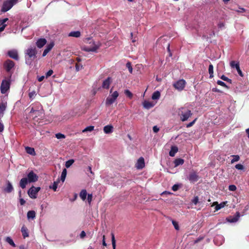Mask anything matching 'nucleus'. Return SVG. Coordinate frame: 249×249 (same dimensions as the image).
<instances>
[{"label":"nucleus","instance_id":"nucleus-1","mask_svg":"<svg viewBox=\"0 0 249 249\" xmlns=\"http://www.w3.org/2000/svg\"><path fill=\"white\" fill-rule=\"evenodd\" d=\"M37 51L35 47L30 46L25 52V63L30 65L32 62L36 58Z\"/></svg>","mask_w":249,"mask_h":249},{"label":"nucleus","instance_id":"nucleus-2","mask_svg":"<svg viewBox=\"0 0 249 249\" xmlns=\"http://www.w3.org/2000/svg\"><path fill=\"white\" fill-rule=\"evenodd\" d=\"M177 113L180 120L182 122L187 121L192 115L191 110L186 107L179 108Z\"/></svg>","mask_w":249,"mask_h":249},{"label":"nucleus","instance_id":"nucleus-3","mask_svg":"<svg viewBox=\"0 0 249 249\" xmlns=\"http://www.w3.org/2000/svg\"><path fill=\"white\" fill-rule=\"evenodd\" d=\"M18 0H7L3 2L1 8L2 12H6L10 10L18 2Z\"/></svg>","mask_w":249,"mask_h":249},{"label":"nucleus","instance_id":"nucleus-4","mask_svg":"<svg viewBox=\"0 0 249 249\" xmlns=\"http://www.w3.org/2000/svg\"><path fill=\"white\" fill-rule=\"evenodd\" d=\"M119 93L117 91H114L111 95H109L106 99V105L107 106L111 105L117 99Z\"/></svg>","mask_w":249,"mask_h":249},{"label":"nucleus","instance_id":"nucleus-5","mask_svg":"<svg viewBox=\"0 0 249 249\" xmlns=\"http://www.w3.org/2000/svg\"><path fill=\"white\" fill-rule=\"evenodd\" d=\"M10 86V80L4 79L2 81L0 85V91L2 94H5L9 89Z\"/></svg>","mask_w":249,"mask_h":249},{"label":"nucleus","instance_id":"nucleus-6","mask_svg":"<svg viewBox=\"0 0 249 249\" xmlns=\"http://www.w3.org/2000/svg\"><path fill=\"white\" fill-rule=\"evenodd\" d=\"M15 66V63L11 60L8 59L3 64V67L5 69L6 71L10 73L11 75L12 73L11 70L14 68Z\"/></svg>","mask_w":249,"mask_h":249},{"label":"nucleus","instance_id":"nucleus-7","mask_svg":"<svg viewBox=\"0 0 249 249\" xmlns=\"http://www.w3.org/2000/svg\"><path fill=\"white\" fill-rule=\"evenodd\" d=\"M40 190V188L39 187H35L34 186H32L28 191V194L29 196L31 198H36L37 194L39 191Z\"/></svg>","mask_w":249,"mask_h":249},{"label":"nucleus","instance_id":"nucleus-8","mask_svg":"<svg viewBox=\"0 0 249 249\" xmlns=\"http://www.w3.org/2000/svg\"><path fill=\"white\" fill-rule=\"evenodd\" d=\"M185 85V81L183 79H180L175 82L173 84V86L176 89L181 91L184 88Z\"/></svg>","mask_w":249,"mask_h":249},{"label":"nucleus","instance_id":"nucleus-9","mask_svg":"<svg viewBox=\"0 0 249 249\" xmlns=\"http://www.w3.org/2000/svg\"><path fill=\"white\" fill-rule=\"evenodd\" d=\"M29 182H35L38 179V176L33 171H30L26 178Z\"/></svg>","mask_w":249,"mask_h":249},{"label":"nucleus","instance_id":"nucleus-10","mask_svg":"<svg viewBox=\"0 0 249 249\" xmlns=\"http://www.w3.org/2000/svg\"><path fill=\"white\" fill-rule=\"evenodd\" d=\"M7 54L10 57L15 60H18L19 59L18 51L15 49L9 51L7 52Z\"/></svg>","mask_w":249,"mask_h":249},{"label":"nucleus","instance_id":"nucleus-11","mask_svg":"<svg viewBox=\"0 0 249 249\" xmlns=\"http://www.w3.org/2000/svg\"><path fill=\"white\" fill-rule=\"evenodd\" d=\"M188 180L192 183L196 182L198 179V176L197 174L195 172H191L187 177Z\"/></svg>","mask_w":249,"mask_h":249},{"label":"nucleus","instance_id":"nucleus-12","mask_svg":"<svg viewBox=\"0 0 249 249\" xmlns=\"http://www.w3.org/2000/svg\"><path fill=\"white\" fill-rule=\"evenodd\" d=\"M213 241L217 246H220L224 242V237L221 235H218L214 237Z\"/></svg>","mask_w":249,"mask_h":249},{"label":"nucleus","instance_id":"nucleus-13","mask_svg":"<svg viewBox=\"0 0 249 249\" xmlns=\"http://www.w3.org/2000/svg\"><path fill=\"white\" fill-rule=\"evenodd\" d=\"M145 166V162H144V160L143 158L140 157L137 160L135 167L138 169H142Z\"/></svg>","mask_w":249,"mask_h":249},{"label":"nucleus","instance_id":"nucleus-14","mask_svg":"<svg viewBox=\"0 0 249 249\" xmlns=\"http://www.w3.org/2000/svg\"><path fill=\"white\" fill-rule=\"evenodd\" d=\"M14 190V188L12 183L9 181H6V186L4 188L3 191L7 193H11Z\"/></svg>","mask_w":249,"mask_h":249},{"label":"nucleus","instance_id":"nucleus-15","mask_svg":"<svg viewBox=\"0 0 249 249\" xmlns=\"http://www.w3.org/2000/svg\"><path fill=\"white\" fill-rule=\"evenodd\" d=\"M240 216V213L239 212H237L234 216L227 218L226 220L230 223H235L238 220Z\"/></svg>","mask_w":249,"mask_h":249},{"label":"nucleus","instance_id":"nucleus-16","mask_svg":"<svg viewBox=\"0 0 249 249\" xmlns=\"http://www.w3.org/2000/svg\"><path fill=\"white\" fill-rule=\"evenodd\" d=\"M8 20V18H7L3 19H0V33L3 31L6 27L7 26V24L6 23V22Z\"/></svg>","mask_w":249,"mask_h":249},{"label":"nucleus","instance_id":"nucleus-17","mask_svg":"<svg viewBox=\"0 0 249 249\" xmlns=\"http://www.w3.org/2000/svg\"><path fill=\"white\" fill-rule=\"evenodd\" d=\"M47 43V40L45 38H39L36 42V46L40 49L42 48Z\"/></svg>","mask_w":249,"mask_h":249},{"label":"nucleus","instance_id":"nucleus-18","mask_svg":"<svg viewBox=\"0 0 249 249\" xmlns=\"http://www.w3.org/2000/svg\"><path fill=\"white\" fill-rule=\"evenodd\" d=\"M54 46V43L53 42L50 43L48 44L46 46L45 49L44 50L42 54V56H45L47 53L52 49Z\"/></svg>","mask_w":249,"mask_h":249},{"label":"nucleus","instance_id":"nucleus-19","mask_svg":"<svg viewBox=\"0 0 249 249\" xmlns=\"http://www.w3.org/2000/svg\"><path fill=\"white\" fill-rule=\"evenodd\" d=\"M99 45H94L93 47H84L83 50L86 52H95L97 51V50L99 48Z\"/></svg>","mask_w":249,"mask_h":249},{"label":"nucleus","instance_id":"nucleus-20","mask_svg":"<svg viewBox=\"0 0 249 249\" xmlns=\"http://www.w3.org/2000/svg\"><path fill=\"white\" fill-rule=\"evenodd\" d=\"M111 82V78L108 77L105 79L102 84V88L106 89H108L109 87V85Z\"/></svg>","mask_w":249,"mask_h":249},{"label":"nucleus","instance_id":"nucleus-21","mask_svg":"<svg viewBox=\"0 0 249 249\" xmlns=\"http://www.w3.org/2000/svg\"><path fill=\"white\" fill-rule=\"evenodd\" d=\"M143 107L144 108L149 109L155 106V104L151 102L144 101L142 103Z\"/></svg>","mask_w":249,"mask_h":249},{"label":"nucleus","instance_id":"nucleus-22","mask_svg":"<svg viewBox=\"0 0 249 249\" xmlns=\"http://www.w3.org/2000/svg\"><path fill=\"white\" fill-rule=\"evenodd\" d=\"M104 132L106 134H110L113 131V127L112 125H107L104 127Z\"/></svg>","mask_w":249,"mask_h":249},{"label":"nucleus","instance_id":"nucleus-23","mask_svg":"<svg viewBox=\"0 0 249 249\" xmlns=\"http://www.w3.org/2000/svg\"><path fill=\"white\" fill-rule=\"evenodd\" d=\"M28 182H29V181L28 180L27 178H23L20 180L19 186L21 188L24 189L26 187Z\"/></svg>","mask_w":249,"mask_h":249},{"label":"nucleus","instance_id":"nucleus-24","mask_svg":"<svg viewBox=\"0 0 249 249\" xmlns=\"http://www.w3.org/2000/svg\"><path fill=\"white\" fill-rule=\"evenodd\" d=\"M21 231L22 234V236L24 238H25L29 236L28 231L26 227L23 226L21 229Z\"/></svg>","mask_w":249,"mask_h":249},{"label":"nucleus","instance_id":"nucleus-25","mask_svg":"<svg viewBox=\"0 0 249 249\" xmlns=\"http://www.w3.org/2000/svg\"><path fill=\"white\" fill-rule=\"evenodd\" d=\"M28 219H34L36 217V212L34 211H29L27 214Z\"/></svg>","mask_w":249,"mask_h":249},{"label":"nucleus","instance_id":"nucleus-26","mask_svg":"<svg viewBox=\"0 0 249 249\" xmlns=\"http://www.w3.org/2000/svg\"><path fill=\"white\" fill-rule=\"evenodd\" d=\"M25 150L26 152L31 155L35 156L36 154L34 148L27 146L25 147Z\"/></svg>","mask_w":249,"mask_h":249},{"label":"nucleus","instance_id":"nucleus-27","mask_svg":"<svg viewBox=\"0 0 249 249\" xmlns=\"http://www.w3.org/2000/svg\"><path fill=\"white\" fill-rule=\"evenodd\" d=\"M178 151V148L176 146H173L171 147V150L169 152V155L171 157H174L176 153Z\"/></svg>","mask_w":249,"mask_h":249},{"label":"nucleus","instance_id":"nucleus-28","mask_svg":"<svg viewBox=\"0 0 249 249\" xmlns=\"http://www.w3.org/2000/svg\"><path fill=\"white\" fill-rule=\"evenodd\" d=\"M6 108V103H0V114H1V116H3V113Z\"/></svg>","mask_w":249,"mask_h":249},{"label":"nucleus","instance_id":"nucleus-29","mask_svg":"<svg viewBox=\"0 0 249 249\" xmlns=\"http://www.w3.org/2000/svg\"><path fill=\"white\" fill-rule=\"evenodd\" d=\"M184 160L178 158L177 159L174 161L175 167H176L180 165H182L184 163Z\"/></svg>","mask_w":249,"mask_h":249},{"label":"nucleus","instance_id":"nucleus-30","mask_svg":"<svg viewBox=\"0 0 249 249\" xmlns=\"http://www.w3.org/2000/svg\"><path fill=\"white\" fill-rule=\"evenodd\" d=\"M87 196V191L85 189L82 190L79 194V196H80V198L83 201H84L86 199Z\"/></svg>","mask_w":249,"mask_h":249},{"label":"nucleus","instance_id":"nucleus-31","mask_svg":"<svg viewBox=\"0 0 249 249\" xmlns=\"http://www.w3.org/2000/svg\"><path fill=\"white\" fill-rule=\"evenodd\" d=\"M80 35L81 33L78 31L71 32L69 34V36H72L75 37H78L80 36Z\"/></svg>","mask_w":249,"mask_h":249},{"label":"nucleus","instance_id":"nucleus-32","mask_svg":"<svg viewBox=\"0 0 249 249\" xmlns=\"http://www.w3.org/2000/svg\"><path fill=\"white\" fill-rule=\"evenodd\" d=\"M5 241L13 247H15L16 246L13 239L9 236H7L5 238Z\"/></svg>","mask_w":249,"mask_h":249},{"label":"nucleus","instance_id":"nucleus-33","mask_svg":"<svg viewBox=\"0 0 249 249\" xmlns=\"http://www.w3.org/2000/svg\"><path fill=\"white\" fill-rule=\"evenodd\" d=\"M215 203H217V202H215ZM227 203V201L226 202H223L220 203V204H217V205L215 207V210L216 211H218L221 208L224 207V206L226 205V204Z\"/></svg>","mask_w":249,"mask_h":249},{"label":"nucleus","instance_id":"nucleus-34","mask_svg":"<svg viewBox=\"0 0 249 249\" xmlns=\"http://www.w3.org/2000/svg\"><path fill=\"white\" fill-rule=\"evenodd\" d=\"M160 96V93L159 91H155L152 95V99L153 100H158Z\"/></svg>","mask_w":249,"mask_h":249},{"label":"nucleus","instance_id":"nucleus-35","mask_svg":"<svg viewBox=\"0 0 249 249\" xmlns=\"http://www.w3.org/2000/svg\"><path fill=\"white\" fill-rule=\"evenodd\" d=\"M60 182V179L58 178L56 181H54L52 186H50V188H52L54 191H56L57 188L58 184Z\"/></svg>","mask_w":249,"mask_h":249},{"label":"nucleus","instance_id":"nucleus-36","mask_svg":"<svg viewBox=\"0 0 249 249\" xmlns=\"http://www.w3.org/2000/svg\"><path fill=\"white\" fill-rule=\"evenodd\" d=\"M208 71L210 74V78H213V67L212 64L209 65Z\"/></svg>","mask_w":249,"mask_h":249},{"label":"nucleus","instance_id":"nucleus-37","mask_svg":"<svg viewBox=\"0 0 249 249\" xmlns=\"http://www.w3.org/2000/svg\"><path fill=\"white\" fill-rule=\"evenodd\" d=\"M94 126L90 125L86 127L83 130V132H86L88 131L91 132L94 129Z\"/></svg>","mask_w":249,"mask_h":249},{"label":"nucleus","instance_id":"nucleus-38","mask_svg":"<svg viewBox=\"0 0 249 249\" xmlns=\"http://www.w3.org/2000/svg\"><path fill=\"white\" fill-rule=\"evenodd\" d=\"M231 157H232V159L231 160V163L238 161L240 159L238 155H232Z\"/></svg>","mask_w":249,"mask_h":249},{"label":"nucleus","instance_id":"nucleus-39","mask_svg":"<svg viewBox=\"0 0 249 249\" xmlns=\"http://www.w3.org/2000/svg\"><path fill=\"white\" fill-rule=\"evenodd\" d=\"M73 160H67L65 163V166L66 168H69L74 162Z\"/></svg>","mask_w":249,"mask_h":249},{"label":"nucleus","instance_id":"nucleus-40","mask_svg":"<svg viewBox=\"0 0 249 249\" xmlns=\"http://www.w3.org/2000/svg\"><path fill=\"white\" fill-rule=\"evenodd\" d=\"M126 67L128 69V71L130 73H132L133 72V68L131 66V64L130 62H128L126 64Z\"/></svg>","mask_w":249,"mask_h":249},{"label":"nucleus","instance_id":"nucleus-41","mask_svg":"<svg viewBox=\"0 0 249 249\" xmlns=\"http://www.w3.org/2000/svg\"><path fill=\"white\" fill-rule=\"evenodd\" d=\"M111 241L112 244V247L113 249H115L116 248V242L115 239V236L113 233H111Z\"/></svg>","mask_w":249,"mask_h":249},{"label":"nucleus","instance_id":"nucleus-42","mask_svg":"<svg viewBox=\"0 0 249 249\" xmlns=\"http://www.w3.org/2000/svg\"><path fill=\"white\" fill-rule=\"evenodd\" d=\"M55 137L57 139H64L65 138V136L62 134V133H56L55 134Z\"/></svg>","mask_w":249,"mask_h":249},{"label":"nucleus","instance_id":"nucleus-43","mask_svg":"<svg viewBox=\"0 0 249 249\" xmlns=\"http://www.w3.org/2000/svg\"><path fill=\"white\" fill-rule=\"evenodd\" d=\"M220 78L225 81H227L229 82L230 83H231V80L229 79L228 77H226L224 75H222L220 77Z\"/></svg>","mask_w":249,"mask_h":249},{"label":"nucleus","instance_id":"nucleus-44","mask_svg":"<svg viewBox=\"0 0 249 249\" xmlns=\"http://www.w3.org/2000/svg\"><path fill=\"white\" fill-rule=\"evenodd\" d=\"M172 223L175 229L176 230H179V227L178 222L174 220H172Z\"/></svg>","mask_w":249,"mask_h":249},{"label":"nucleus","instance_id":"nucleus-45","mask_svg":"<svg viewBox=\"0 0 249 249\" xmlns=\"http://www.w3.org/2000/svg\"><path fill=\"white\" fill-rule=\"evenodd\" d=\"M125 94L130 98H132L133 95L132 93L128 89L124 90Z\"/></svg>","mask_w":249,"mask_h":249},{"label":"nucleus","instance_id":"nucleus-46","mask_svg":"<svg viewBox=\"0 0 249 249\" xmlns=\"http://www.w3.org/2000/svg\"><path fill=\"white\" fill-rule=\"evenodd\" d=\"M198 197L197 196H196L192 200V202L195 205H196L198 202Z\"/></svg>","mask_w":249,"mask_h":249},{"label":"nucleus","instance_id":"nucleus-47","mask_svg":"<svg viewBox=\"0 0 249 249\" xmlns=\"http://www.w3.org/2000/svg\"><path fill=\"white\" fill-rule=\"evenodd\" d=\"M217 84L220 86H221L222 87H226L227 88H228V87H227V86L226 85V84L222 81H220V80H218L217 81Z\"/></svg>","mask_w":249,"mask_h":249},{"label":"nucleus","instance_id":"nucleus-48","mask_svg":"<svg viewBox=\"0 0 249 249\" xmlns=\"http://www.w3.org/2000/svg\"><path fill=\"white\" fill-rule=\"evenodd\" d=\"M36 95V93L35 91H33L32 92H30L29 93V96L30 99H33L35 98V96Z\"/></svg>","mask_w":249,"mask_h":249},{"label":"nucleus","instance_id":"nucleus-49","mask_svg":"<svg viewBox=\"0 0 249 249\" xmlns=\"http://www.w3.org/2000/svg\"><path fill=\"white\" fill-rule=\"evenodd\" d=\"M179 184H174L173 186H172V190L173 191H177V190H178L179 189Z\"/></svg>","mask_w":249,"mask_h":249},{"label":"nucleus","instance_id":"nucleus-50","mask_svg":"<svg viewBox=\"0 0 249 249\" xmlns=\"http://www.w3.org/2000/svg\"><path fill=\"white\" fill-rule=\"evenodd\" d=\"M235 167L236 169L238 170H243L244 169V166L241 164H237L235 166Z\"/></svg>","mask_w":249,"mask_h":249},{"label":"nucleus","instance_id":"nucleus-51","mask_svg":"<svg viewBox=\"0 0 249 249\" xmlns=\"http://www.w3.org/2000/svg\"><path fill=\"white\" fill-rule=\"evenodd\" d=\"M229 190L231 191H234L236 190V187L234 185H230L229 186Z\"/></svg>","mask_w":249,"mask_h":249},{"label":"nucleus","instance_id":"nucleus-52","mask_svg":"<svg viewBox=\"0 0 249 249\" xmlns=\"http://www.w3.org/2000/svg\"><path fill=\"white\" fill-rule=\"evenodd\" d=\"M92 199V195L91 194L88 195L87 200L89 204L91 203Z\"/></svg>","mask_w":249,"mask_h":249},{"label":"nucleus","instance_id":"nucleus-53","mask_svg":"<svg viewBox=\"0 0 249 249\" xmlns=\"http://www.w3.org/2000/svg\"><path fill=\"white\" fill-rule=\"evenodd\" d=\"M196 118L195 120H194L192 122H190V123L187 124L186 125V127H191L192 126H193L194 125V124L195 123L196 120Z\"/></svg>","mask_w":249,"mask_h":249},{"label":"nucleus","instance_id":"nucleus-54","mask_svg":"<svg viewBox=\"0 0 249 249\" xmlns=\"http://www.w3.org/2000/svg\"><path fill=\"white\" fill-rule=\"evenodd\" d=\"M53 73V71L52 70H50L48 71H47L45 74V76L46 78L49 77Z\"/></svg>","mask_w":249,"mask_h":249},{"label":"nucleus","instance_id":"nucleus-55","mask_svg":"<svg viewBox=\"0 0 249 249\" xmlns=\"http://www.w3.org/2000/svg\"><path fill=\"white\" fill-rule=\"evenodd\" d=\"M239 63L238 62H236L235 61H231V62H230V66L232 68H235V66L236 64H238Z\"/></svg>","mask_w":249,"mask_h":249},{"label":"nucleus","instance_id":"nucleus-56","mask_svg":"<svg viewBox=\"0 0 249 249\" xmlns=\"http://www.w3.org/2000/svg\"><path fill=\"white\" fill-rule=\"evenodd\" d=\"M235 11L238 13H243L246 11V9L242 7H239V9L236 10Z\"/></svg>","mask_w":249,"mask_h":249},{"label":"nucleus","instance_id":"nucleus-57","mask_svg":"<svg viewBox=\"0 0 249 249\" xmlns=\"http://www.w3.org/2000/svg\"><path fill=\"white\" fill-rule=\"evenodd\" d=\"M66 176L62 174L61 175L60 179V180H61L62 183L65 181V180L66 179Z\"/></svg>","mask_w":249,"mask_h":249},{"label":"nucleus","instance_id":"nucleus-58","mask_svg":"<svg viewBox=\"0 0 249 249\" xmlns=\"http://www.w3.org/2000/svg\"><path fill=\"white\" fill-rule=\"evenodd\" d=\"M83 68L82 65H79L77 64L75 65V69L77 71H79L80 69H81Z\"/></svg>","mask_w":249,"mask_h":249},{"label":"nucleus","instance_id":"nucleus-59","mask_svg":"<svg viewBox=\"0 0 249 249\" xmlns=\"http://www.w3.org/2000/svg\"><path fill=\"white\" fill-rule=\"evenodd\" d=\"M153 131L155 133H157L159 131V128L156 125L154 126L153 127Z\"/></svg>","mask_w":249,"mask_h":249},{"label":"nucleus","instance_id":"nucleus-60","mask_svg":"<svg viewBox=\"0 0 249 249\" xmlns=\"http://www.w3.org/2000/svg\"><path fill=\"white\" fill-rule=\"evenodd\" d=\"M224 26L225 24L223 22H219L218 24V27L220 29H222L223 28H224Z\"/></svg>","mask_w":249,"mask_h":249},{"label":"nucleus","instance_id":"nucleus-61","mask_svg":"<svg viewBox=\"0 0 249 249\" xmlns=\"http://www.w3.org/2000/svg\"><path fill=\"white\" fill-rule=\"evenodd\" d=\"M4 129V125L1 123V121H0V132H1L3 131Z\"/></svg>","mask_w":249,"mask_h":249},{"label":"nucleus","instance_id":"nucleus-62","mask_svg":"<svg viewBox=\"0 0 249 249\" xmlns=\"http://www.w3.org/2000/svg\"><path fill=\"white\" fill-rule=\"evenodd\" d=\"M19 202L21 205H23L25 203V201L23 198H20Z\"/></svg>","mask_w":249,"mask_h":249},{"label":"nucleus","instance_id":"nucleus-63","mask_svg":"<svg viewBox=\"0 0 249 249\" xmlns=\"http://www.w3.org/2000/svg\"><path fill=\"white\" fill-rule=\"evenodd\" d=\"M44 78H45V76L42 75L41 76L38 77V78H37V80H38V81L41 82V81H42L44 80Z\"/></svg>","mask_w":249,"mask_h":249},{"label":"nucleus","instance_id":"nucleus-64","mask_svg":"<svg viewBox=\"0 0 249 249\" xmlns=\"http://www.w3.org/2000/svg\"><path fill=\"white\" fill-rule=\"evenodd\" d=\"M81 238H84L86 236V233L84 231H82L80 234Z\"/></svg>","mask_w":249,"mask_h":249}]
</instances>
